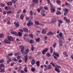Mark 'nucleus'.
Instances as JSON below:
<instances>
[{"label": "nucleus", "mask_w": 73, "mask_h": 73, "mask_svg": "<svg viewBox=\"0 0 73 73\" xmlns=\"http://www.w3.org/2000/svg\"><path fill=\"white\" fill-rule=\"evenodd\" d=\"M30 13L31 15H33V12L32 11H31L30 12Z\"/></svg>", "instance_id": "052dcab7"}, {"label": "nucleus", "mask_w": 73, "mask_h": 73, "mask_svg": "<svg viewBox=\"0 0 73 73\" xmlns=\"http://www.w3.org/2000/svg\"><path fill=\"white\" fill-rule=\"evenodd\" d=\"M7 38L9 41L10 42L11 41H13V38L12 37V36H11L8 35L7 36Z\"/></svg>", "instance_id": "f257e3e1"}, {"label": "nucleus", "mask_w": 73, "mask_h": 73, "mask_svg": "<svg viewBox=\"0 0 73 73\" xmlns=\"http://www.w3.org/2000/svg\"><path fill=\"white\" fill-rule=\"evenodd\" d=\"M4 61V60L3 59H1L0 60V63L1 64H2V63H3V62Z\"/></svg>", "instance_id": "de8ad7c7"}, {"label": "nucleus", "mask_w": 73, "mask_h": 73, "mask_svg": "<svg viewBox=\"0 0 73 73\" xmlns=\"http://www.w3.org/2000/svg\"><path fill=\"white\" fill-rule=\"evenodd\" d=\"M50 64H51L53 67H54V66H55V65H54V63L52 62H50Z\"/></svg>", "instance_id": "603ef678"}, {"label": "nucleus", "mask_w": 73, "mask_h": 73, "mask_svg": "<svg viewBox=\"0 0 73 73\" xmlns=\"http://www.w3.org/2000/svg\"><path fill=\"white\" fill-rule=\"evenodd\" d=\"M46 55L47 57H50V54L49 53H47Z\"/></svg>", "instance_id": "09e8293b"}, {"label": "nucleus", "mask_w": 73, "mask_h": 73, "mask_svg": "<svg viewBox=\"0 0 73 73\" xmlns=\"http://www.w3.org/2000/svg\"><path fill=\"white\" fill-rule=\"evenodd\" d=\"M20 57H21V56H18L17 57V60H19V59H20Z\"/></svg>", "instance_id": "e2e57ef3"}, {"label": "nucleus", "mask_w": 73, "mask_h": 73, "mask_svg": "<svg viewBox=\"0 0 73 73\" xmlns=\"http://www.w3.org/2000/svg\"><path fill=\"white\" fill-rule=\"evenodd\" d=\"M66 21L67 23H70V19H67Z\"/></svg>", "instance_id": "a19ab883"}, {"label": "nucleus", "mask_w": 73, "mask_h": 73, "mask_svg": "<svg viewBox=\"0 0 73 73\" xmlns=\"http://www.w3.org/2000/svg\"><path fill=\"white\" fill-rule=\"evenodd\" d=\"M33 25V23L31 21V20L29 21V23H27V25L28 26H31Z\"/></svg>", "instance_id": "39448f33"}, {"label": "nucleus", "mask_w": 73, "mask_h": 73, "mask_svg": "<svg viewBox=\"0 0 73 73\" xmlns=\"http://www.w3.org/2000/svg\"><path fill=\"white\" fill-rule=\"evenodd\" d=\"M35 63V60L34 59H33L31 61L32 65H33Z\"/></svg>", "instance_id": "ddd939ff"}, {"label": "nucleus", "mask_w": 73, "mask_h": 73, "mask_svg": "<svg viewBox=\"0 0 73 73\" xmlns=\"http://www.w3.org/2000/svg\"><path fill=\"white\" fill-rule=\"evenodd\" d=\"M20 18H21V20H23V19H24V17L23 16V15H21Z\"/></svg>", "instance_id": "37998d69"}, {"label": "nucleus", "mask_w": 73, "mask_h": 73, "mask_svg": "<svg viewBox=\"0 0 73 73\" xmlns=\"http://www.w3.org/2000/svg\"><path fill=\"white\" fill-rule=\"evenodd\" d=\"M12 60L13 61H16V62L18 61V60L16 59V58H12Z\"/></svg>", "instance_id": "a878e982"}, {"label": "nucleus", "mask_w": 73, "mask_h": 73, "mask_svg": "<svg viewBox=\"0 0 73 73\" xmlns=\"http://www.w3.org/2000/svg\"><path fill=\"white\" fill-rule=\"evenodd\" d=\"M46 29H43L42 31V33H43V34H44L46 33Z\"/></svg>", "instance_id": "dca6fc26"}, {"label": "nucleus", "mask_w": 73, "mask_h": 73, "mask_svg": "<svg viewBox=\"0 0 73 73\" xmlns=\"http://www.w3.org/2000/svg\"><path fill=\"white\" fill-rule=\"evenodd\" d=\"M34 42V41H33V40H30L29 41V42H30V44H33V43Z\"/></svg>", "instance_id": "79ce46f5"}, {"label": "nucleus", "mask_w": 73, "mask_h": 73, "mask_svg": "<svg viewBox=\"0 0 73 73\" xmlns=\"http://www.w3.org/2000/svg\"><path fill=\"white\" fill-rule=\"evenodd\" d=\"M21 52H19L18 53H16L14 54L15 56H18V55H19L20 54Z\"/></svg>", "instance_id": "412c9836"}, {"label": "nucleus", "mask_w": 73, "mask_h": 73, "mask_svg": "<svg viewBox=\"0 0 73 73\" xmlns=\"http://www.w3.org/2000/svg\"><path fill=\"white\" fill-rule=\"evenodd\" d=\"M61 12H60V11H58L56 13V15H60V14H61Z\"/></svg>", "instance_id": "58836bf2"}, {"label": "nucleus", "mask_w": 73, "mask_h": 73, "mask_svg": "<svg viewBox=\"0 0 73 73\" xmlns=\"http://www.w3.org/2000/svg\"><path fill=\"white\" fill-rule=\"evenodd\" d=\"M27 67H25V68L24 69V70L25 72H27Z\"/></svg>", "instance_id": "a18cd8bd"}, {"label": "nucleus", "mask_w": 73, "mask_h": 73, "mask_svg": "<svg viewBox=\"0 0 73 73\" xmlns=\"http://www.w3.org/2000/svg\"><path fill=\"white\" fill-rule=\"evenodd\" d=\"M29 52V49L27 48L24 51V54H23V55L27 54Z\"/></svg>", "instance_id": "20e7f679"}, {"label": "nucleus", "mask_w": 73, "mask_h": 73, "mask_svg": "<svg viewBox=\"0 0 73 73\" xmlns=\"http://www.w3.org/2000/svg\"><path fill=\"white\" fill-rule=\"evenodd\" d=\"M37 10L38 13H40V11H41V10H40V9H37Z\"/></svg>", "instance_id": "13d9d810"}, {"label": "nucleus", "mask_w": 73, "mask_h": 73, "mask_svg": "<svg viewBox=\"0 0 73 73\" xmlns=\"http://www.w3.org/2000/svg\"><path fill=\"white\" fill-rule=\"evenodd\" d=\"M3 42L5 44H10V42L8 39H5L3 40Z\"/></svg>", "instance_id": "423d86ee"}, {"label": "nucleus", "mask_w": 73, "mask_h": 73, "mask_svg": "<svg viewBox=\"0 0 73 73\" xmlns=\"http://www.w3.org/2000/svg\"><path fill=\"white\" fill-rule=\"evenodd\" d=\"M12 13V11H9L7 12V14H11Z\"/></svg>", "instance_id": "8fccbe9b"}, {"label": "nucleus", "mask_w": 73, "mask_h": 73, "mask_svg": "<svg viewBox=\"0 0 73 73\" xmlns=\"http://www.w3.org/2000/svg\"><path fill=\"white\" fill-rule=\"evenodd\" d=\"M56 45H57V43L56 42H55L54 43L53 45V46L54 48H55V47L56 46Z\"/></svg>", "instance_id": "ea45409f"}, {"label": "nucleus", "mask_w": 73, "mask_h": 73, "mask_svg": "<svg viewBox=\"0 0 73 73\" xmlns=\"http://www.w3.org/2000/svg\"><path fill=\"white\" fill-rule=\"evenodd\" d=\"M4 8L6 10H9V9H10V7L7 6H5V7Z\"/></svg>", "instance_id": "cd10ccee"}, {"label": "nucleus", "mask_w": 73, "mask_h": 73, "mask_svg": "<svg viewBox=\"0 0 73 73\" xmlns=\"http://www.w3.org/2000/svg\"><path fill=\"white\" fill-rule=\"evenodd\" d=\"M36 32H37L38 33H36V36H38V34H40V31H36Z\"/></svg>", "instance_id": "473e14b6"}, {"label": "nucleus", "mask_w": 73, "mask_h": 73, "mask_svg": "<svg viewBox=\"0 0 73 73\" xmlns=\"http://www.w3.org/2000/svg\"><path fill=\"white\" fill-rule=\"evenodd\" d=\"M53 54H55V56H56L57 57L59 56V54H58L57 52L56 53L55 52H54L53 53Z\"/></svg>", "instance_id": "2eb2a0df"}, {"label": "nucleus", "mask_w": 73, "mask_h": 73, "mask_svg": "<svg viewBox=\"0 0 73 73\" xmlns=\"http://www.w3.org/2000/svg\"><path fill=\"white\" fill-rule=\"evenodd\" d=\"M47 2L48 3V4H50V0H46Z\"/></svg>", "instance_id": "69168bd1"}, {"label": "nucleus", "mask_w": 73, "mask_h": 73, "mask_svg": "<svg viewBox=\"0 0 73 73\" xmlns=\"http://www.w3.org/2000/svg\"><path fill=\"white\" fill-rule=\"evenodd\" d=\"M40 38H38L35 39L36 42H39L40 41Z\"/></svg>", "instance_id": "5701e85b"}, {"label": "nucleus", "mask_w": 73, "mask_h": 73, "mask_svg": "<svg viewBox=\"0 0 73 73\" xmlns=\"http://www.w3.org/2000/svg\"><path fill=\"white\" fill-rule=\"evenodd\" d=\"M52 68V65L51 64H49L48 65L47 67V69H50Z\"/></svg>", "instance_id": "f3484780"}, {"label": "nucleus", "mask_w": 73, "mask_h": 73, "mask_svg": "<svg viewBox=\"0 0 73 73\" xmlns=\"http://www.w3.org/2000/svg\"><path fill=\"white\" fill-rule=\"evenodd\" d=\"M14 25H15V26L17 27H19V23L18 22L17 23H16V22H15L14 23Z\"/></svg>", "instance_id": "0eeeda50"}, {"label": "nucleus", "mask_w": 73, "mask_h": 73, "mask_svg": "<svg viewBox=\"0 0 73 73\" xmlns=\"http://www.w3.org/2000/svg\"><path fill=\"white\" fill-rule=\"evenodd\" d=\"M23 31L25 32H28V29L26 28H24L23 29Z\"/></svg>", "instance_id": "6ab92c4d"}, {"label": "nucleus", "mask_w": 73, "mask_h": 73, "mask_svg": "<svg viewBox=\"0 0 73 73\" xmlns=\"http://www.w3.org/2000/svg\"><path fill=\"white\" fill-rule=\"evenodd\" d=\"M58 23L60 24H62V20L58 19Z\"/></svg>", "instance_id": "2f4dec72"}, {"label": "nucleus", "mask_w": 73, "mask_h": 73, "mask_svg": "<svg viewBox=\"0 0 73 73\" xmlns=\"http://www.w3.org/2000/svg\"><path fill=\"white\" fill-rule=\"evenodd\" d=\"M19 48L20 49H24V46L23 45H21L19 46Z\"/></svg>", "instance_id": "72a5a7b5"}, {"label": "nucleus", "mask_w": 73, "mask_h": 73, "mask_svg": "<svg viewBox=\"0 0 73 73\" xmlns=\"http://www.w3.org/2000/svg\"><path fill=\"white\" fill-rule=\"evenodd\" d=\"M36 65L37 66H39L40 65V61H38L36 62Z\"/></svg>", "instance_id": "bb28decb"}, {"label": "nucleus", "mask_w": 73, "mask_h": 73, "mask_svg": "<svg viewBox=\"0 0 73 73\" xmlns=\"http://www.w3.org/2000/svg\"><path fill=\"white\" fill-rule=\"evenodd\" d=\"M58 38H61L62 37V33L60 32L59 33V34L56 36Z\"/></svg>", "instance_id": "7ed1b4c3"}, {"label": "nucleus", "mask_w": 73, "mask_h": 73, "mask_svg": "<svg viewBox=\"0 0 73 73\" xmlns=\"http://www.w3.org/2000/svg\"><path fill=\"white\" fill-rule=\"evenodd\" d=\"M45 11H44V10L42 9L41 10V14L42 13H44V12Z\"/></svg>", "instance_id": "680f3d73"}, {"label": "nucleus", "mask_w": 73, "mask_h": 73, "mask_svg": "<svg viewBox=\"0 0 73 73\" xmlns=\"http://www.w3.org/2000/svg\"><path fill=\"white\" fill-rule=\"evenodd\" d=\"M31 70L32 72H35L36 69H35V68L33 67L31 68Z\"/></svg>", "instance_id": "e433bc0d"}, {"label": "nucleus", "mask_w": 73, "mask_h": 73, "mask_svg": "<svg viewBox=\"0 0 73 73\" xmlns=\"http://www.w3.org/2000/svg\"><path fill=\"white\" fill-rule=\"evenodd\" d=\"M22 11L21 10H19L17 12V13H21V12H22Z\"/></svg>", "instance_id": "3c124183"}, {"label": "nucleus", "mask_w": 73, "mask_h": 73, "mask_svg": "<svg viewBox=\"0 0 73 73\" xmlns=\"http://www.w3.org/2000/svg\"><path fill=\"white\" fill-rule=\"evenodd\" d=\"M29 36L32 38H33V35L32 34H30L29 35Z\"/></svg>", "instance_id": "864d4df0"}, {"label": "nucleus", "mask_w": 73, "mask_h": 73, "mask_svg": "<svg viewBox=\"0 0 73 73\" xmlns=\"http://www.w3.org/2000/svg\"><path fill=\"white\" fill-rule=\"evenodd\" d=\"M65 5L67 7H70V4L67 2H66Z\"/></svg>", "instance_id": "4be33fe9"}, {"label": "nucleus", "mask_w": 73, "mask_h": 73, "mask_svg": "<svg viewBox=\"0 0 73 73\" xmlns=\"http://www.w3.org/2000/svg\"><path fill=\"white\" fill-rule=\"evenodd\" d=\"M4 71H5L4 69H2L1 70L0 72H1V73H3V72H4Z\"/></svg>", "instance_id": "49530a36"}, {"label": "nucleus", "mask_w": 73, "mask_h": 73, "mask_svg": "<svg viewBox=\"0 0 73 73\" xmlns=\"http://www.w3.org/2000/svg\"><path fill=\"white\" fill-rule=\"evenodd\" d=\"M56 2L57 4H61V1H60L57 0Z\"/></svg>", "instance_id": "f704fd0d"}, {"label": "nucleus", "mask_w": 73, "mask_h": 73, "mask_svg": "<svg viewBox=\"0 0 73 73\" xmlns=\"http://www.w3.org/2000/svg\"><path fill=\"white\" fill-rule=\"evenodd\" d=\"M17 0H12V2L13 4H15V3H16V2L17 1Z\"/></svg>", "instance_id": "7c9ffc66"}, {"label": "nucleus", "mask_w": 73, "mask_h": 73, "mask_svg": "<svg viewBox=\"0 0 73 73\" xmlns=\"http://www.w3.org/2000/svg\"><path fill=\"white\" fill-rule=\"evenodd\" d=\"M11 61V59H9L8 60L7 62L8 63H9V62H10Z\"/></svg>", "instance_id": "338daca9"}, {"label": "nucleus", "mask_w": 73, "mask_h": 73, "mask_svg": "<svg viewBox=\"0 0 73 73\" xmlns=\"http://www.w3.org/2000/svg\"><path fill=\"white\" fill-rule=\"evenodd\" d=\"M34 5H34V4L33 3L30 6H31V7H34Z\"/></svg>", "instance_id": "0e129e2a"}, {"label": "nucleus", "mask_w": 73, "mask_h": 73, "mask_svg": "<svg viewBox=\"0 0 73 73\" xmlns=\"http://www.w3.org/2000/svg\"><path fill=\"white\" fill-rule=\"evenodd\" d=\"M50 9L52 11H51L52 13H53V12H55V11H56L55 9H54V8L52 7H51Z\"/></svg>", "instance_id": "1a4fd4ad"}, {"label": "nucleus", "mask_w": 73, "mask_h": 73, "mask_svg": "<svg viewBox=\"0 0 73 73\" xmlns=\"http://www.w3.org/2000/svg\"><path fill=\"white\" fill-rule=\"evenodd\" d=\"M35 24L36 25H38L39 24V23H38V21H35Z\"/></svg>", "instance_id": "5fc2aeb1"}, {"label": "nucleus", "mask_w": 73, "mask_h": 73, "mask_svg": "<svg viewBox=\"0 0 73 73\" xmlns=\"http://www.w3.org/2000/svg\"><path fill=\"white\" fill-rule=\"evenodd\" d=\"M56 19L55 18H54L51 20V22L52 23H54L56 21Z\"/></svg>", "instance_id": "9b49d317"}, {"label": "nucleus", "mask_w": 73, "mask_h": 73, "mask_svg": "<svg viewBox=\"0 0 73 73\" xmlns=\"http://www.w3.org/2000/svg\"><path fill=\"white\" fill-rule=\"evenodd\" d=\"M12 55H13V53H9L8 54V55L9 56H12Z\"/></svg>", "instance_id": "bf43d9fd"}, {"label": "nucleus", "mask_w": 73, "mask_h": 73, "mask_svg": "<svg viewBox=\"0 0 73 73\" xmlns=\"http://www.w3.org/2000/svg\"><path fill=\"white\" fill-rule=\"evenodd\" d=\"M27 60H28V55H26L25 56V62H27Z\"/></svg>", "instance_id": "9d476101"}, {"label": "nucleus", "mask_w": 73, "mask_h": 73, "mask_svg": "<svg viewBox=\"0 0 73 73\" xmlns=\"http://www.w3.org/2000/svg\"><path fill=\"white\" fill-rule=\"evenodd\" d=\"M59 44L61 46H62V41H61V40H59Z\"/></svg>", "instance_id": "f8f14e48"}, {"label": "nucleus", "mask_w": 73, "mask_h": 73, "mask_svg": "<svg viewBox=\"0 0 73 73\" xmlns=\"http://www.w3.org/2000/svg\"><path fill=\"white\" fill-rule=\"evenodd\" d=\"M31 48L32 51H33V50H34V47H33V45H31Z\"/></svg>", "instance_id": "c85d7f7f"}, {"label": "nucleus", "mask_w": 73, "mask_h": 73, "mask_svg": "<svg viewBox=\"0 0 73 73\" xmlns=\"http://www.w3.org/2000/svg\"><path fill=\"white\" fill-rule=\"evenodd\" d=\"M34 3H38V0H33Z\"/></svg>", "instance_id": "c756f323"}, {"label": "nucleus", "mask_w": 73, "mask_h": 73, "mask_svg": "<svg viewBox=\"0 0 73 73\" xmlns=\"http://www.w3.org/2000/svg\"><path fill=\"white\" fill-rule=\"evenodd\" d=\"M55 71H56V72H59L60 71V69L56 67H55Z\"/></svg>", "instance_id": "a211bd4d"}, {"label": "nucleus", "mask_w": 73, "mask_h": 73, "mask_svg": "<svg viewBox=\"0 0 73 73\" xmlns=\"http://www.w3.org/2000/svg\"><path fill=\"white\" fill-rule=\"evenodd\" d=\"M48 50V48H45L42 52V53L43 54H45V53H46V52H47Z\"/></svg>", "instance_id": "f03ea898"}, {"label": "nucleus", "mask_w": 73, "mask_h": 73, "mask_svg": "<svg viewBox=\"0 0 73 73\" xmlns=\"http://www.w3.org/2000/svg\"><path fill=\"white\" fill-rule=\"evenodd\" d=\"M7 5H12V3L11 2H9L7 3Z\"/></svg>", "instance_id": "b1692460"}, {"label": "nucleus", "mask_w": 73, "mask_h": 73, "mask_svg": "<svg viewBox=\"0 0 73 73\" xmlns=\"http://www.w3.org/2000/svg\"><path fill=\"white\" fill-rule=\"evenodd\" d=\"M24 48L21 49V53H22V54L23 55H24Z\"/></svg>", "instance_id": "aec40b11"}, {"label": "nucleus", "mask_w": 73, "mask_h": 73, "mask_svg": "<svg viewBox=\"0 0 73 73\" xmlns=\"http://www.w3.org/2000/svg\"><path fill=\"white\" fill-rule=\"evenodd\" d=\"M10 33L11 34H14L15 36H17L18 35L16 31H12Z\"/></svg>", "instance_id": "6e6552de"}, {"label": "nucleus", "mask_w": 73, "mask_h": 73, "mask_svg": "<svg viewBox=\"0 0 73 73\" xmlns=\"http://www.w3.org/2000/svg\"><path fill=\"white\" fill-rule=\"evenodd\" d=\"M50 53H53V49H52V47H50Z\"/></svg>", "instance_id": "c9c22d12"}, {"label": "nucleus", "mask_w": 73, "mask_h": 73, "mask_svg": "<svg viewBox=\"0 0 73 73\" xmlns=\"http://www.w3.org/2000/svg\"><path fill=\"white\" fill-rule=\"evenodd\" d=\"M0 66L2 68H3V67H4V65L3 64H1L0 65Z\"/></svg>", "instance_id": "4d7b16f0"}, {"label": "nucleus", "mask_w": 73, "mask_h": 73, "mask_svg": "<svg viewBox=\"0 0 73 73\" xmlns=\"http://www.w3.org/2000/svg\"><path fill=\"white\" fill-rule=\"evenodd\" d=\"M18 36H22V33L19 32L18 33Z\"/></svg>", "instance_id": "4c0bfd02"}, {"label": "nucleus", "mask_w": 73, "mask_h": 73, "mask_svg": "<svg viewBox=\"0 0 73 73\" xmlns=\"http://www.w3.org/2000/svg\"><path fill=\"white\" fill-rule=\"evenodd\" d=\"M63 10L65 12H68V10L67 9H64Z\"/></svg>", "instance_id": "393cba45"}, {"label": "nucleus", "mask_w": 73, "mask_h": 73, "mask_svg": "<svg viewBox=\"0 0 73 73\" xmlns=\"http://www.w3.org/2000/svg\"><path fill=\"white\" fill-rule=\"evenodd\" d=\"M44 9H45V10H48V7L44 6Z\"/></svg>", "instance_id": "c03bdc74"}, {"label": "nucleus", "mask_w": 73, "mask_h": 73, "mask_svg": "<svg viewBox=\"0 0 73 73\" xmlns=\"http://www.w3.org/2000/svg\"><path fill=\"white\" fill-rule=\"evenodd\" d=\"M46 65H48L49 64V63H48V61L47 60H46Z\"/></svg>", "instance_id": "774afa93"}, {"label": "nucleus", "mask_w": 73, "mask_h": 73, "mask_svg": "<svg viewBox=\"0 0 73 73\" xmlns=\"http://www.w3.org/2000/svg\"><path fill=\"white\" fill-rule=\"evenodd\" d=\"M4 37V35L3 34H0V38H3Z\"/></svg>", "instance_id": "6e6d98bb"}, {"label": "nucleus", "mask_w": 73, "mask_h": 73, "mask_svg": "<svg viewBox=\"0 0 73 73\" xmlns=\"http://www.w3.org/2000/svg\"><path fill=\"white\" fill-rule=\"evenodd\" d=\"M53 34V33L52 32H50L47 33V35H48V36H49L50 35H52Z\"/></svg>", "instance_id": "4468645a"}]
</instances>
